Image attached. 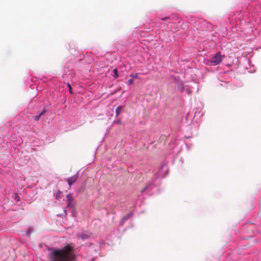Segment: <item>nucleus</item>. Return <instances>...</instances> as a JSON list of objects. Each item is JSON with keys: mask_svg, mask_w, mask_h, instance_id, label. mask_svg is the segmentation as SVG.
I'll return each instance as SVG.
<instances>
[{"mask_svg": "<svg viewBox=\"0 0 261 261\" xmlns=\"http://www.w3.org/2000/svg\"><path fill=\"white\" fill-rule=\"evenodd\" d=\"M169 18H170L169 17H164V18H162V20H166L167 19H169Z\"/></svg>", "mask_w": 261, "mask_h": 261, "instance_id": "2eb2a0df", "label": "nucleus"}, {"mask_svg": "<svg viewBox=\"0 0 261 261\" xmlns=\"http://www.w3.org/2000/svg\"><path fill=\"white\" fill-rule=\"evenodd\" d=\"M123 110L122 106L118 107L116 110V116H118Z\"/></svg>", "mask_w": 261, "mask_h": 261, "instance_id": "20e7f679", "label": "nucleus"}, {"mask_svg": "<svg viewBox=\"0 0 261 261\" xmlns=\"http://www.w3.org/2000/svg\"><path fill=\"white\" fill-rule=\"evenodd\" d=\"M128 84L130 85V84H132L133 83V80L132 79H129L128 81Z\"/></svg>", "mask_w": 261, "mask_h": 261, "instance_id": "f8f14e48", "label": "nucleus"}, {"mask_svg": "<svg viewBox=\"0 0 261 261\" xmlns=\"http://www.w3.org/2000/svg\"><path fill=\"white\" fill-rule=\"evenodd\" d=\"M67 200H68V205H69L70 204V203L71 202V195L70 194H68L67 195Z\"/></svg>", "mask_w": 261, "mask_h": 261, "instance_id": "0eeeda50", "label": "nucleus"}, {"mask_svg": "<svg viewBox=\"0 0 261 261\" xmlns=\"http://www.w3.org/2000/svg\"><path fill=\"white\" fill-rule=\"evenodd\" d=\"M72 249L68 244L62 249H55L49 254L50 261H72L70 256Z\"/></svg>", "mask_w": 261, "mask_h": 261, "instance_id": "f257e3e1", "label": "nucleus"}, {"mask_svg": "<svg viewBox=\"0 0 261 261\" xmlns=\"http://www.w3.org/2000/svg\"><path fill=\"white\" fill-rule=\"evenodd\" d=\"M89 236V234L84 232L81 234V238L84 240L88 238Z\"/></svg>", "mask_w": 261, "mask_h": 261, "instance_id": "423d86ee", "label": "nucleus"}, {"mask_svg": "<svg viewBox=\"0 0 261 261\" xmlns=\"http://www.w3.org/2000/svg\"><path fill=\"white\" fill-rule=\"evenodd\" d=\"M76 179L77 177L75 176H73L67 179L70 187L76 181Z\"/></svg>", "mask_w": 261, "mask_h": 261, "instance_id": "7ed1b4c3", "label": "nucleus"}, {"mask_svg": "<svg viewBox=\"0 0 261 261\" xmlns=\"http://www.w3.org/2000/svg\"><path fill=\"white\" fill-rule=\"evenodd\" d=\"M224 57V55H222L220 52H218L207 61L208 64L210 65H217L221 63Z\"/></svg>", "mask_w": 261, "mask_h": 261, "instance_id": "f03ea898", "label": "nucleus"}, {"mask_svg": "<svg viewBox=\"0 0 261 261\" xmlns=\"http://www.w3.org/2000/svg\"><path fill=\"white\" fill-rule=\"evenodd\" d=\"M61 194V191H58L57 193V198H58V197L59 196V195Z\"/></svg>", "mask_w": 261, "mask_h": 261, "instance_id": "4468645a", "label": "nucleus"}, {"mask_svg": "<svg viewBox=\"0 0 261 261\" xmlns=\"http://www.w3.org/2000/svg\"><path fill=\"white\" fill-rule=\"evenodd\" d=\"M67 86H68V89H69V91L70 93L72 94V88H71V85H70V84L68 83V84H67Z\"/></svg>", "mask_w": 261, "mask_h": 261, "instance_id": "1a4fd4ad", "label": "nucleus"}, {"mask_svg": "<svg viewBox=\"0 0 261 261\" xmlns=\"http://www.w3.org/2000/svg\"><path fill=\"white\" fill-rule=\"evenodd\" d=\"M46 112L45 108H44L41 113L40 114L41 116H43Z\"/></svg>", "mask_w": 261, "mask_h": 261, "instance_id": "9b49d317", "label": "nucleus"}, {"mask_svg": "<svg viewBox=\"0 0 261 261\" xmlns=\"http://www.w3.org/2000/svg\"><path fill=\"white\" fill-rule=\"evenodd\" d=\"M41 117H42V116H41L40 114H39V115H38V116H34V119L35 120H36V121H39V120H40V118H41Z\"/></svg>", "mask_w": 261, "mask_h": 261, "instance_id": "6e6552de", "label": "nucleus"}, {"mask_svg": "<svg viewBox=\"0 0 261 261\" xmlns=\"http://www.w3.org/2000/svg\"><path fill=\"white\" fill-rule=\"evenodd\" d=\"M137 75H138V73H136L135 74H132L130 75V77H131L132 79L133 78H137Z\"/></svg>", "mask_w": 261, "mask_h": 261, "instance_id": "9d476101", "label": "nucleus"}, {"mask_svg": "<svg viewBox=\"0 0 261 261\" xmlns=\"http://www.w3.org/2000/svg\"><path fill=\"white\" fill-rule=\"evenodd\" d=\"M146 188H147L146 187V188H145L143 190H142V192H143L145 190V189H146Z\"/></svg>", "mask_w": 261, "mask_h": 261, "instance_id": "dca6fc26", "label": "nucleus"}, {"mask_svg": "<svg viewBox=\"0 0 261 261\" xmlns=\"http://www.w3.org/2000/svg\"><path fill=\"white\" fill-rule=\"evenodd\" d=\"M114 74L113 75V77L114 79H116L118 77V69L117 68H115L113 71Z\"/></svg>", "mask_w": 261, "mask_h": 261, "instance_id": "39448f33", "label": "nucleus"}, {"mask_svg": "<svg viewBox=\"0 0 261 261\" xmlns=\"http://www.w3.org/2000/svg\"><path fill=\"white\" fill-rule=\"evenodd\" d=\"M121 123V121L120 119L114 122V123H116V124H120Z\"/></svg>", "mask_w": 261, "mask_h": 261, "instance_id": "ddd939ff", "label": "nucleus"}]
</instances>
